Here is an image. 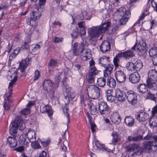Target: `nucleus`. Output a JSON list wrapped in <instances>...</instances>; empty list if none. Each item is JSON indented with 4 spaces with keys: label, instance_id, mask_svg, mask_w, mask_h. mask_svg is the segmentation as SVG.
Returning a JSON list of instances; mask_svg holds the SVG:
<instances>
[{
    "label": "nucleus",
    "instance_id": "nucleus-1",
    "mask_svg": "<svg viewBox=\"0 0 157 157\" xmlns=\"http://www.w3.org/2000/svg\"><path fill=\"white\" fill-rule=\"evenodd\" d=\"M111 24L110 22L107 21L100 26L93 27L89 29L88 33L91 38H98L101 33H104L107 30Z\"/></svg>",
    "mask_w": 157,
    "mask_h": 157
},
{
    "label": "nucleus",
    "instance_id": "nucleus-2",
    "mask_svg": "<svg viewBox=\"0 0 157 157\" xmlns=\"http://www.w3.org/2000/svg\"><path fill=\"white\" fill-rule=\"evenodd\" d=\"M25 127L24 124H23L20 117H16L14 120L12 122L10 125L9 131L10 133L14 136L17 135V129L18 128L20 130H22Z\"/></svg>",
    "mask_w": 157,
    "mask_h": 157
},
{
    "label": "nucleus",
    "instance_id": "nucleus-3",
    "mask_svg": "<svg viewBox=\"0 0 157 157\" xmlns=\"http://www.w3.org/2000/svg\"><path fill=\"white\" fill-rule=\"evenodd\" d=\"M61 82L63 83L62 86L63 87V91L66 92L67 95L64 97V101L66 103H68L71 101H72L75 96V94L73 92H71V88L67 85L66 82V79L63 78Z\"/></svg>",
    "mask_w": 157,
    "mask_h": 157
},
{
    "label": "nucleus",
    "instance_id": "nucleus-4",
    "mask_svg": "<svg viewBox=\"0 0 157 157\" xmlns=\"http://www.w3.org/2000/svg\"><path fill=\"white\" fill-rule=\"evenodd\" d=\"M87 91L88 96L91 98L96 99L100 95V89L99 87L93 85H88Z\"/></svg>",
    "mask_w": 157,
    "mask_h": 157
},
{
    "label": "nucleus",
    "instance_id": "nucleus-5",
    "mask_svg": "<svg viewBox=\"0 0 157 157\" xmlns=\"http://www.w3.org/2000/svg\"><path fill=\"white\" fill-rule=\"evenodd\" d=\"M126 98L130 104L133 105L137 103V96L133 91H127L126 92Z\"/></svg>",
    "mask_w": 157,
    "mask_h": 157
},
{
    "label": "nucleus",
    "instance_id": "nucleus-6",
    "mask_svg": "<svg viewBox=\"0 0 157 157\" xmlns=\"http://www.w3.org/2000/svg\"><path fill=\"white\" fill-rule=\"evenodd\" d=\"M43 86L45 90L48 92L54 94V91L53 90V83L49 79H45L43 83Z\"/></svg>",
    "mask_w": 157,
    "mask_h": 157
},
{
    "label": "nucleus",
    "instance_id": "nucleus-7",
    "mask_svg": "<svg viewBox=\"0 0 157 157\" xmlns=\"http://www.w3.org/2000/svg\"><path fill=\"white\" fill-rule=\"evenodd\" d=\"M98 109L101 115L105 114L108 111L109 108L106 103L103 101H100L98 105Z\"/></svg>",
    "mask_w": 157,
    "mask_h": 157
},
{
    "label": "nucleus",
    "instance_id": "nucleus-8",
    "mask_svg": "<svg viewBox=\"0 0 157 157\" xmlns=\"http://www.w3.org/2000/svg\"><path fill=\"white\" fill-rule=\"evenodd\" d=\"M135 54L132 50H129L124 52L119 53L118 56L120 57L124 58L126 59H129L135 56Z\"/></svg>",
    "mask_w": 157,
    "mask_h": 157
},
{
    "label": "nucleus",
    "instance_id": "nucleus-9",
    "mask_svg": "<svg viewBox=\"0 0 157 157\" xmlns=\"http://www.w3.org/2000/svg\"><path fill=\"white\" fill-rule=\"evenodd\" d=\"M83 47V44L78 45V43H75L72 48L73 54L75 56H78L79 55H80L81 53V50L84 49Z\"/></svg>",
    "mask_w": 157,
    "mask_h": 157
},
{
    "label": "nucleus",
    "instance_id": "nucleus-10",
    "mask_svg": "<svg viewBox=\"0 0 157 157\" xmlns=\"http://www.w3.org/2000/svg\"><path fill=\"white\" fill-rule=\"evenodd\" d=\"M115 75L117 82L120 83L124 82L126 79L124 73L121 70L117 71Z\"/></svg>",
    "mask_w": 157,
    "mask_h": 157
},
{
    "label": "nucleus",
    "instance_id": "nucleus-11",
    "mask_svg": "<svg viewBox=\"0 0 157 157\" xmlns=\"http://www.w3.org/2000/svg\"><path fill=\"white\" fill-rule=\"evenodd\" d=\"M81 52L80 57L83 60L86 61L91 58V52L90 49L84 48L81 50Z\"/></svg>",
    "mask_w": 157,
    "mask_h": 157
},
{
    "label": "nucleus",
    "instance_id": "nucleus-12",
    "mask_svg": "<svg viewBox=\"0 0 157 157\" xmlns=\"http://www.w3.org/2000/svg\"><path fill=\"white\" fill-rule=\"evenodd\" d=\"M111 45L109 42L105 40L103 42L100 46V49L102 53H105L109 52L110 49Z\"/></svg>",
    "mask_w": 157,
    "mask_h": 157
},
{
    "label": "nucleus",
    "instance_id": "nucleus-13",
    "mask_svg": "<svg viewBox=\"0 0 157 157\" xmlns=\"http://www.w3.org/2000/svg\"><path fill=\"white\" fill-rule=\"evenodd\" d=\"M140 76L137 72H134L130 75L129 80L130 82L133 83H136L140 79Z\"/></svg>",
    "mask_w": 157,
    "mask_h": 157
},
{
    "label": "nucleus",
    "instance_id": "nucleus-14",
    "mask_svg": "<svg viewBox=\"0 0 157 157\" xmlns=\"http://www.w3.org/2000/svg\"><path fill=\"white\" fill-rule=\"evenodd\" d=\"M40 110L41 113H46L49 117L51 116L53 114V110L51 107L48 105H41L40 107Z\"/></svg>",
    "mask_w": 157,
    "mask_h": 157
},
{
    "label": "nucleus",
    "instance_id": "nucleus-15",
    "mask_svg": "<svg viewBox=\"0 0 157 157\" xmlns=\"http://www.w3.org/2000/svg\"><path fill=\"white\" fill-rule=\"evenodd\" d=\"M129 151H133L134 152L133 154L136 155H140L142 152V150L137 144H133L128 149Z\"/></svg>",
    "mask_w": 157,
    "mask_h": 157
},
{
    "label": "nucleus",
    "instance_id": "nucleus-16",
    "mask_svg": "<svg viewBox=\"0 0 157 157\" xmlns=\"http://www.w3.org/2000/svg\"><path fill=\"white\" fill-rule=\"evenodd\" d=\"M31 58H27L25 59L22 60L21 62L20 63L19 66L22 72H24L27 66L31 64Z\"/></svg>",
    "mask_w": 157,
    "mask_h": 157
},
{
    "label": "nucleus",
    "instance_id": "nucleus-17",
    "mask_svg": "<svg viewBox=\"0 0 157 157\" xmlns=\"http://www.w3.org/2000/svg\"><path fill=\"white\" fill-rule=\"evenodd\" d=\"M137 120L139 122H144L147 120L149 118L148 113L144 112H140L136 116Z\"/></svg>",
    "mask_w": 157,
    "mask_h": 157
},
{
    "label": "nucleus",
    "instance_id": "nucleus-18",
    "mask_svg": "<svg viewBox=\"0 0 157 157\" xmlns=\"http://www.w3.org/2000/svg\"><path fill=\"white\" fill-rule=\"evenodd\" d=\"M105 68L104 70V76L105 77H107L110 75L113 68V65L112 64L108 63L106 65L105 67H103Z\"/></svg>",
    "mask_w": 157,
    "mask_h": 157
},
{
    "label": "nucleus",
    "instance_id": "nucleus-19",
    "mask_svg": "<svg viewBox=\"0 0 157 157\" xmlns=\"http://www.w3.org/2000/svg\"><path fill=\"white\" fill-rule=\"evenodd\" d=\"M116 96L119 101L123 102L126 100V93L121 90H117L116 93Z\"/></svg>",
    "mask_w": 157,
    "mask_h": 157
},
{
    "label": "nucleus",
    "instance_id": "nucleus-20",
    "mask_svg": "<svg viewBox=\"0 0 157 157\" xmlns=\"http://www.w3.org/2000/svg\"><path fill=\"white\" fill-rule=\"evenodd\" d=\"M110 61V57L109 56H102L98 60L99 64L102 67H105L107 63Z\"/></svg>",
    "mask_w": 157,
    "mask_h": 157
},
{
    "label": "nucleus",
    "instance_id": "nucleus-21",
    "mask_svg": "<svg viewBox=\"0 0 157 157\" xmlns=\"http://www.w3.org/2000/svg\"><path fill=\"white\" fill-rule=\"evenodd\" d=\"M130 17L131 12L130 10H128L126 14L122 16L119 22L120 25H123L126 24Z\"/></svg>",
    "mask_w": 157,
    "mask_h": 157
},
{
    "label": "nucleus",
    "instance_id": "nucleus-22",
    "mask_svg": "<svg viewBox=\"0 0 157 157\" xmlns=\"http://www.w3.org/2000/svg\"><path fill=\"white\" fill-rule=\"evenodd\" d=\"M7 144L11 148L15 147L17 145V142L14 137L9 136L7 139Z\"/></svg>",
    "mask_w": 157,
    "mask_h": 157
},
{
    "label": "nucleus",
    "instance_id": "nucleus-23",
    "mask_svg": "<svg viewBox=\"0 0 157 157\" xmlns=\"http://www.w3.org/2000/svg\"><path fill=\"white\" fill-rule=\"evenodd\" d=\"M148 78L147 80L155 81L157 80V71L152 69L149 71L148 73Z\"/></svg>",
    "mask_w": 157,
    "mask_h": 157
},
{
    "label": "nucleus",
    "instance_id": "nucleus-24",
    "mask_svg": "<svg viewBox=\"0 0 157 157\" xmlns=\"http://www.w3.org/2000/svg\"><path fill=\"white\" fill-rule=\"evenodd\" d=\"M35 132L34 131L29 129L27 133L25 134V136H27L30 142L33 140H36L35 136Z\"/></svg>",
    "mask_w": 157,
    "mask_h": 157
},
{
    "label": "nucleus",
    "instance_id": "nucleus-25",
    "mask_svg": "<svg viewBox=\"0 0 157 157\" xmlns=\"http://www.w3.org/2000/svg\"><path fill=\"white\" fill-rule=\"evenodd\" d=\"M147 83L148 87L152 90H157V81H150L147 80Z\"/></svg>",
    "mask_w": 157,
    "mask_h": 157
},
{
    "label": "nucleus",
    "instance_id": "nucleus-26",
    "mask_svg": "<svg viewBox=\"0 0 157 157\" xmlns=\"http://www.w3.org/2000/svg\"><path fill=\"white\" fill-rule=\"evenodd\" d=\"M107 85L112 88H114L116 86V83L115 80L111 77H108L106 82Z\"/></svg>",
    "mask_w": 157,
    "mask_h": 157
},
{
    "label": "nucleus",
    "instance_id": "nucleus-27",
    "mask_svg": "<svg viewBox=\"0 0 157 157\" xmlns=\"http://www.w3.org/2000/svg\"><path fill=\"white\" fill-rule=\"evenodd\" d=\"M124 122L128 126L132 127L134 124V119L130 116H127L124 119Z\"/></svg>",
    "mask_w": 157,
    "mask_h": 157
},
{
    "label": "nucleus",
    "instance_id": "nucleus-28",
    "mask_svg": "<svg viewBox=\"0 0 157 157\" xmlns=\"http://www.w3.org/2000/svg\"><path fill=\"white\" fill-rule=\"evenodd\" d=\"M139 92L144 94L147 91L148 88L147 86L144 84H140L137 87Z\"/></svg>",
    "mask_w": 157,
    "mask_h": 157
},
{
    "label": "nucleus",
    "instance_id": "nucleus-29",
    "mask_svg": "<svg viewBox=\"0 0 157 157\" xmlns=\"http://www.w3.org/2000/svg\"><path fill=\"white\" fill-rule=\"evenodd\" d=\"M77 19L79 20H82L83 19H90L87 15V13L85 10L82 11L81 13L77 16Z\"/></svg>",
    "mask_w": 157,
    "mask_h": 157
},
{
    "label": "nucleus",
    "instance_id": "nucleus-30",
    "mask_svg": "<svg viewBox=\"0 0 157 157\" xmlns=\"http://www.w3.org/2000/svg\"><path fill=\"white\" fill-rule=\"evenodd\" d=\"M20 49L19 48H17L14 50L9 57L8 61V63H10V61L16 57Z\"/></svg>",
    "mask_w": 157,
    "mask_h": 157
},
{
    "label": "nucleus",
    "instance_id": "nucleus-31",
    "mask_svg": "<svg viewBox=\"0 0 157 157\" xmlns=\"http://www.w3.org/2000/svg\"><path fill=\"white\" fill-rule=\"evenodd\" d=\"M111 120L113 123L116 124H118L121 121L119 115L117 113L114 114L111 116Z\"/></svg>",
    "mask_w": 157,
    "mask_h": 157
},
{
    "label": "nucleus",
    "instance_id": "nucleus-32",
    "mask_svg": "<svg viewBox=\"0 0 157 157\" xmlns=\"http://www.w3.org/2000/svg\"><path fill=\"white\" fill-rule=\"evenodd\" d=\"M127 10L123 8H121L117 10L116 12H115V15L117 16H120L122 17L124 15L126 14Z\"/></svg>",
    "mask_w": 157,
    "mask_h": 157
},
{
    "label": "nucleus",
    "instance_id": "nucleus-33",
    "mask_svg": "<svg viewBox=\"0 0 157 157\" xmlns=\"http://www.w3.org/2000/svg\"><path fill=\"white\" fill-rule=\"evenodd\" d=\"M135 70L136 71H139L142 67L143 63L140 60L138 59L134 63Z\"/></svg>",
    "mask_w": 157,
    "mask_h": 157
},
{
    "label": "nucleus",
    "instance_id": "nucleus-34",
    "mask_svg": "<svg viewBox=\"0 0 157 157\" xmlns=\"http://www.w3.org/2000/svg\"><path fill=\"white\" fill-rule=\"evenodd\" d=\"M95 144L96 147L98 149L102 150H105L108 152L110 151V150L105 147V146L104 144H101L98 141H96L95 143Z\"/></svg>",
    "mask_w": 157,
    "mask_h": 157
},
{
    "label": "nucleus",
    "instance_id": "nucleus-35",
    "mask_svg": "<svg viewBox=\"0 0 157 157\" xmlns=\"http://www.w3.org/2000/svg\"><path fill=\"white\" fill-rule=\"evenodd\" d=\"M32 17H28L26 19V21L27 24L32 26L35 27L36 25V20Z\"/></svg>",
    "mask_w": 157,
    "mask_h": 157
},
{
    "label": "nucleus",
    "instance_id": "nucleus-36",
    "mask_svg": "<svg viewBox=\"0 0 157 157\" xmlns=\"http://www.w3.org/2000/svg\"><path fill=\"white\" fill-rule=\"evenodd\" d=\"M149 56L151 57H153L157 55V48L152 47L149 51Z\"/></svg>",
    "mask_w": 157,
    "mask_h": 157
},
{
    "label": "nucleus",
    "instance_id": "nucleus-37",
    "mask_svg": "<svg viewBox=\"0 0 157 157\" xmlns=\"http://www.w3.org/2000/svg\"><path fill=\"white\" fill-rule=\"evenodd\" d=\"M106 79L104 78H100L98 79L97 83L100 87H103L105 85Z\"/></svg>",
    "mask_w": 157,
    "mask_h": 157
},
{
    "label": "nucleus",
    "instance_id": "nucleus-38",
    "mask_svg": "<svg viewBox=\"0 0 157 157\" xmlns=\"http://www.w3.org/2000/svg\"><path fill=\"white\" fill-rule=\"evenodd\" d=\"M146 47V44L144 42L140 43L136 45L137 51L139 52L144 50Z\"/></svg>",
    "mask_w": 157,
    "mask_h": 157
},
{
    "label": "nucleus",
    "instance_id": "nucleus-39",
    "mask_svg": "<svg viewBox=\"0 0 157 157\" xmlns=\"http://www.w3.org/2000/svg\"><path fill=\"white\" fill-rule=\"evenodd\" d=\"M112 136L113 137L112 141L113 144L117 142L120 140V138L116 133H113Z\"/></svg>",
    "mask_w": 157,
    "mask_h": 157
},
{
    "label": "nucleus",
    "instance_id": "nucleus-40",
    "mask_svg": "<svg viewBox=\"0 0 157 157\" xmlns=\"http://www.w3.org/2000/svg\"><path fill=\"white\" fill-rule=\"evenodd\" d=\"M126 67L127 70L130 71H135L134 62H128L126 65Z\"/></svg>",
    "mask_w": 157,
    "mask_h": 157
},
{
    "label": "nucleus",
    "instance_id": "nucleus-41",
    "mask_svg": "<svg viewBox=\"0 0 157 157\" xmlns=\"http://www.w3.org/2000/svg\"><path fill=\"white\" fill-rule=\"evenodd\" d=\"M98 73V71L97 69L95 67H91L89 70V74L95 76Z\"/></svg>",
    "mask_w": 157,
    "mask_h": 157
},
{
    "label": "nucleus",
    "instance_id": "nucleus-42",
    "mask_svg": "<svg viewBox=\"0 0 157 157\" xmlns=\"http://www.w3.org/2000/svg\"><path fill=\"white\" fill-rule=\"evenodd\" d=\"M30 142L31 143V145L33 148L35 149L40 148L41 146L39 144L36 140H31Z\"/></svg>",
    "mask_w": 157,
    "mask_h": 157
},
{
    "label": "nucleus",
    "instance_id": "nucleus-43",
    "mask_svg": "<svg viewBox=\"0 0 157 157\" xmlns=\"http://www.w3.org/2000/svg\"><path fill=\"white\" fill-rule=\"evenodd\" d=\"M63 109L64 115L66 116L67 118V123H68L70 122L69 120V115L68 114V108L67 107L66 105H65V106L64 107H63Z\"/></svg>",
    "mask_w": 157,
    "mask_h": 157
},
{
    "label": "nucleus",
    "instance_id": "nucleus-44",
    "mask_svg": "<svg viewBox=\"0 0 157 157\" xmlns=\"http://www.w3.org/2000/svg\"><path fill=\"white\" fill-rule=\"evenodd\" d=\"M90 112L92 115H96L98 113V111L97 110L96 106L94 105H92L90 106Z\"/></svg>",
    "mask_w": 157,
    "mask_h": 157
},
{
    "label": "nucleus",
    "instance_id": "nucleus-45",
    "mask_svg": "<svg viewBox=\"0 0 157 157\" xmlns=\"http://www.w3.org/2000/svg\"><path fill=\"white\" fill-rule=\"evenodd\" d=\"M12 102V101L9 99V97L8 96L7 101L5 103L4 105V107L5 110H8L9 109L10 107V102Z\"/></svg>",
    "mask_w": 157,
    "mask_h": 157
},
{
    "label": "nucleus",
    "instance_id": "nucleus-46",
    "mask_svg": "<svg viewBox=\"0 0 157 157\" xmlns=\"http://www.w3.org/2000/svg\"><path fill=\"white\" fill-rule=\"evenodd\" d=\"M119 58L120 57L118 56L117 54L113 59V62L115 68L118 67L119 66V62L120 61Z\"/></svg>",
    "mask_w": 157,
    "mask_h": 157
},
{
    "label": "nucleus",
    "instance_id": "nucleus-47",
    "mask_svg": "<svg viewBox=\"0 0 157 157\" xmlns=\"http://www.w3.org/2000/svg\"><path fill=\"white\" fill-rule=\"evenodd\" d=\"M111 90H108L106 93L107 99V100L110 102H112L113 100L112 94H111Z\"/></svg>",
    "mask_w": 157,
    "mask_h": 157
},
{
    "label": "nucleus",
    "instance_id": "nucleus-48",
    "mask_svg": "<svg viewBox=\"0 0 157 157\" xmlns=\"http://www.w3.org/2000/svg\"><path fill=\"white\" fill-rule=\"evenodd\" d=\"M95 77V76L88 74L87 78L88 83H93L94 81Z\"/></svg>",
    "mask_w": 157,
    "mask_h": 157
},
{
    "label": "nucleus",
    "instance_id": "nucleus-49",
    "mask_svg": "<svg viewBox=\"0 0 157 157\" xmlns=\"http://www.w3.org/2000/svg\"><path fill=\"white\" fill-rule=\"evenodd\" d=\"M57 61L53 59H51L49 61L48 65L49 67H52L57 66Z\"/></svg>",
    "mask_w": 157,
    "mask_h": 157
},
{
    "label": "nucleus",
    "instance_id": "nucleus-50",
    "mask_svg": "<svg viewBox=\"0 0 157 157\" xmlns=\"http://www.w3.org/2000/svg\"><path fill=\"white\" fill-rule=\"evenodd\" d=\"M33 18L36 20H38L41 16V14L37 11H33L32 13Z\"/></svg>",
    "mask_w": 157,
    "mask_h": 157
},
{
    "label": "nucleus",
    "instance_id": "nucleus-51",
    "mask_svg": "<svg viewBox=\"0 0 157 157\" xmlns=\"http://www.w3.org/2000/svg\"><path fill=\"white\" fill-rule=\"evenodd\" d=\"M87 116L88 118L89 119L90 122V124L91 126V129L92 131L93 132L95 131V128L96 127V125L94 124L92 121H91L90 119H91V117L89 116L88 114H87Z\"/></svg>",
    "mask_w": 157,
    "mask_h": 157
},
{
    "label": "nucleus",
    "instance_id": "nucleus-52",
    "mask_svg": "<svg viewBox=\"0 0 157 157\" xmlns=\"http://www.w3.org/2000/svg\"><path fill=\"white\" fill-rule=\"evenodd\" d=\"M80 98L81 102L83 103L84 104L86 105L88 101V99L86 95H81Z\"/></svg>",
    "mask_w": 157,
    "mask_h": 157
},
{
    "label": "nucleus",
    "instance_id": "nucleus-53",
    "mask_svg": "<svg viewBox=\"0 0 157 157\" xmlns=\"http://www.w3.org/2000/svg\"><path fill=\"white\" fill-rule=\"evenodd\" d=\"M21 113L22 115L24 116L30 113L29 108L27 107L23 109L21 111Z\"/></svg>",
    "mask_w": 157,
    "mask_h": 157
},
{
    "label": "nucleus",
    "instance_id": "nucleus-54",
    "mask_svg": "<svg viewBox=\"0 0 157 157\" xmlns=\"http://www.w3.org/2000/svg\"><path fill=\"white\" fill-rule=\"evenodd\" d=\"M40 76V73L39 71L36 70L35 72V75L33 76V80L35 81L37 80Z\"/></svg>",
    "mask_w": 157,
    "mask_h": 157
},
{
    "label": "nucleus",
    "instance_id": "nucleus-55",
    "mask_svg": "<svg viewBox=\"0 0 157 157\" xmlns=\"http://www.w3.org/2000/svg\"><path fill=\"white\" fill-rule=\"evenodd\" d=\"M148 99H151V100L154 101H156V97L154 96V94L150 93L148 94V95L147 97Z\"/></svg>",
    "mask_w": 157,
    "mask_h": 157
},
{
    "label": "nucleus",
    "instance_id": "nucleus-56",
    "mask_svg": "<svg viewBox=\"0 0 157 157\" xmlns=\"http://www.w3.org/2000/svg\"><path fill=\"white\" fill-rule=\"evenodd\" d=\"M152 145V143L151 142L149 141L147 142L144 144L145 147L148 150L151 149V147Z\"/></svg>",
    "mask_w": 157,
    "mask_h": 157
},
{
    "label": "nucleus",
    "instance_id": "nucleus-57",
    "mask_svg": "<svg viewBox=\"0 0 157 157\" xmlns=\"http://www.w3.org/2000/svg\"><path fill=\"white\" fill-rule=\"evenodd\" d=\"M63 40V38L62 37H56L53 39V40L54 42L56 43H58L59 42H62Z\"/></svg>",
    "mask_w": 157,
    "mask_h": 157
},
{
    "label": "nucleus",
    "instance_id": "nucleus-58",
    "mask_svg": "<svg viewBox=\"0 0 157 157\" xmlns=\"http://www.w3.org/2000/svg\"><path fill=\"white\" fill-rule=\"evenodd\" d=\"M17 80V77L15 76L9 83V87H12L15 83Z\"/></svg>",
    "mask_w": 157,
    "mask_h": 157
},
{
    "label": "nucleus",
    "instance_id": "nucleus-59",
    "mask_svg": "<svg viewBox=\"0 0 157 157\" xmlns=\"http://www.w3.org/2000/svg\"><path fill=\"white\" fill-rule=\"evenodd\" d=\"M50 142V140H47L45 141H41V143L43 146L44 147H47Z\"/></svg>",
    "mask_w": 157,
    "mask_h": 157
},
{
    "label": "nucleus",
    "instance_id": "nucleus-60",
    "mask_svg": "<svg viewBox=\"0 0 157 157\" xmlns=\"http://www.w3.org/2000/svg\"><path fill=\"white\" fill-rule=\"evenodd\" d=\"M78 25L80 29L85 28V23L83 21H81L78 22Z\"/></svg>",
    "mask_w": 157,
    "mask_h": 157
},
{
    "label": "nucleus",
    "instance_id": "nucleus-61",
    "mask_svg": "<svg viewBox=\"0 0 157 157\" xmlns=\"http://www.w3.org/2000/svg\"><path fill=\"white\" fill-rule=\"evenodd\" d=\"M135 142H137L142 140L143 138V136L142 135H139L135 137Z\"/></svg>",
    "mask_w": 157,
    "mask_h": 157
},
{
    "label": "nucleus",
    "instance_id": "nucleus-62",
    "mask_svg": "<svg viewBox=\"0 0 157 157\" xmlns=\"http://www.w3.org/2000/svg\"><path fill=\"white\" fill-rule=\"evenodd\" d=\"M151 5L154 8V10L157 12V3L155 2H152V1H151Z\"/></svg>",
    "mask_w": 157,
    "mask_h": 157
},
{
    "label": "nucleus",
    "instance_id": "nucleus-63",
    "mask_svg": "<svg viewBox=\"0 0 157 157\" xmlns=\"http://www.w3.org/2000/svg\"><path fill=\"white\" fill-rule=\"evenodd\" d=\"M151 113L152 116H154L157 113V105L153 108Z\"/></svg>",
    "mask_w": 157,
    "mask_h": 157
},
{
    "label": "nucleus",
    "instance_id": "nucleus-64",
    "mask_svg": "<svg viewBox=\"0 0 157 157\" xmlns=\"http://www.w3.org/2000/svg\"><path fill=\"white\" fill-rule=\"evenodd\" d=\"M152 62L154 65L157 66V55L153 57Z\"/></svg>",
    "mask_w": 157,
    "mask_h": 157
}]
</instances>
